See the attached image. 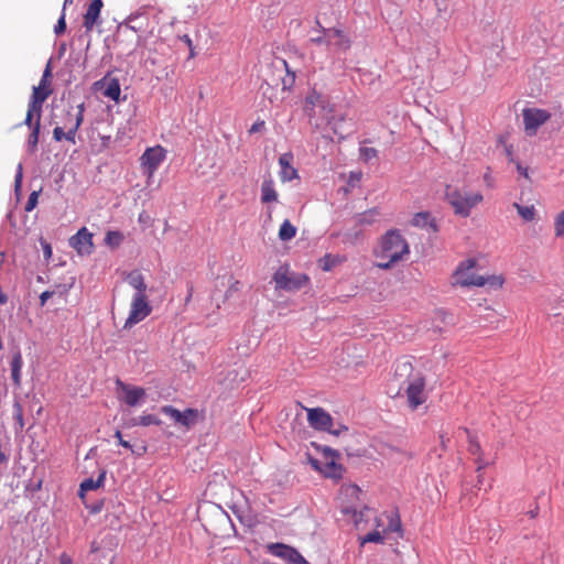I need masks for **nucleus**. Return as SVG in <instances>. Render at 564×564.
<instances>
[{
    "label": "nucleus",
    "mask_w": 564,
    "mask_h": 564,
    "mask_svg": "<svg viewBox=\"0 0 564 564\" xmlns=\"http://www.w3.org/2000/svg\"><path fill=\"white\" fill-rule=\"evenodd\" d=\"M180 40L186 44V47H188V51H189L188 58H194L197 55V53H196L195 46H194L193 41L189 37V35L184 34V35L180 36Z\"/></svg>",
    "instance_id": "nucleus-44"
},
{
    "label": "nucleus",
    "mask_w": 564,
    "mask_h": 564,
    "mask_svg": "<svg viewBox=\"0 0 564 564\" xmlns=\"http://www.w3.org/2000/svg\"><path fill=\"white\" fill-rule=\"evenodd\" d=\"M59 564H74L72 557L66 554L62 553L59 556Z\"/></svg>",
    "instance_id": "nucleus-57"
},
{
    "label": "nucleus",
    "mask_w": 564,
    "mask_h": 564,
    "mask_svg": "<svg viewBox=\"0 0 564 564\" xmlns=\"http://www.w3.org/2000/svg\"><path fill=\"white\" fill-rule=\"evenodd\" d=\"M54 295V291H44L41 295H40V302H41V305H45L46 301L52 297Z\"/></svg>",
    "instance_id": "nucleus-54"
},
{
    "label": "nucleus",
    "mask_w": 564,
    "mask_h": 564,
    "mask_svg": "<svg viewBox=\"0 0 564 564\" xmlns=\"http://www.w3.org/2000/svg\"><path fill=\"white\" fill-rule=\"evenodd\" d=\"M115 437L118 440L119 444L121 446H123L124 448H128V449H131L132 451V445L128 442V441H124L122 438V434L120 431H116L115 433Z\"/></svg>",
    "instance_id": "nucleus-53"
},
{
    "label": "nucleus",
    "mask_w": 564,
    "mask_h": 564,
    "mask_svg": "<svg viewBox=\"0 0 564 564\" xmlns=\"http://www.w3.org/2000/svg\"><path fill=\"white\" fill-rule=\"evenodd\" d=\"M384 534L381 530H373L359 539L360 545L366 543H383Z\"/></svg>",
    "instance_id": "nucleus-38"
},
{
    "label": "nucleus",
    "mask_w": 564,
    "mask_h": 564,
    "mask_svg": "<svg viewBox=\"0 0 564 564\" xmlns=\"http://www.w3.org/2000/svg\"><path fill=\"white\" fill-rule=\"evenodd\" d=\"M152 312V307L147 295H133L130 304L129 316L124 322L123 328H131L133 325L145 319Z\"/></svg>",
    "instance_id": "nucleus-7"
},
{
    "label": "nucleus",
    "mask_w": 564,
    "mask_h": 564,
    "mask_svg": "<svg viewBox=\"0 0 564 564\" xmlns=\"http://www.w3.org/2000/svg\"><path fill=\"white\" fill-rule=\"evenodd\" d=\"M262 90H263V95L264 96H268V90L269 89H272V86L269 84V83H264L262 86H261Z\"/></svg>",
    "instance_id": "nucleus-61"
},
{
    "label": "nucleus",
    "mask_w": 564,
    "mask_h": 564,
    "mask_svg": "<svg viewBox=\"0 0 564 564\" xmlns=\"http://www.w3.org/2000/svg\"><path fill=\"white\" fill-rule=\"evenodd\" d=\"M290 564H311L308 563L304 557L303 555L296 550V552L294 553Z\"/></svg>",
    "instance_id": "nucleus-50"
},
{
    "label": "nucleus",
    "mask_w": 564,
    "mask_h": 564,
    "mask_svg": "<svg viewBox=\"0 0 564 564\" xmlns=\"http://www.w3.org/2000/svg\"><path fill=\"white\" fill-rule=\"evenodd\" d=\"M241 283L237 280H234L226 291V299L230 297L234 293H237L241 290Z\"/></svg>",
    "instance_id": "nucleus-48"
},
{
    "label": "nucleus",
    "mask_w": 564,
    "mask_h": 564,
    "mask_svg": "<svg viewBox=\"0 0 564 564\" xmlns=\"http://www.w3.org/2000/svg\"><path fill=\"white\" fill-rule=\"evenodd\" d=\"M52 94V89L45 85L33 87V94L28 105L26 116L23 123H31V120L42 117V106Z\"/></svg>",
    "instance_id": "nucleus-9"
},
{
    "label": "nucleus",
    "mask_w": 564,
    "mask_h": 564,
    "mask_svg": "<svg viewBox=\"0 0 564 564\" xmlns=\"http://www.w3.org/2000/svg\"><path fill=\"white\" fill-rule=\"evenodd\" d=\"M275 288L288 292L301 290L310 282L305 273L291 272L289 265H281L274 273Z\"/></svg>",
    "instance_id": "nucleus-5"
},
{
    "label": "nucleus",
    "mask_w": 564,
    "mask_h": 564,
    "mask_svg": "<svg viewBox=\"0 0 564 564\" xmlns=\"http://www.w3.org/2000/svg\"><path fill=\"white\" fill-rule=\"evenodd\" d=\"M440 438H441V443H442V446L445 447V443H446V438L444 435H440Z\"/></svg>",
    "instance_id": "nucleus-64"
},
{
    "label": "nucleus",
    "mask_w": 564,
    "mask_h": 564,
    "mask_svg": "<svg viewBox=\"0 0 564 564\" xmlns=\"http://www.w3.org/2000/svg\"><path fill=\"white\" fill-rule=\"evenodd\" d=\"M166 158V150L162 145L148 148L140 158L144 174L151 178Z\"/></svg>",
    "instance_id": "nucleus-8"
},
{
    "label": "nucleus",
    "mask_w": 564,
    "mask_h": 564,
    "mask_svg": "<svg viewBox=\"0 0 564 564\" xmlns=\"http://www.w3.org/2000/svg\"><path fill=\"white\" fill-rule=\"evenodd\" d=\"M39 195H40V191H33L29 198H28V202L25 204V207H24V210L25 212H32L36 205H37V200H39Z\"/></svg>",
    "instance_id": "nucleus-43"
},
{
    "label": "nucleus",
    "mask_w": 564,
    "mask_h": 564,
    "mask_svg": "<svg viewBox=\"0 0 564 564\" xmlns=\"http://www.w3.org/2000/svg\"><path fill=\"white\" fill-rule=\"evenodd\" d=\"M31 129V132L28 137V149L31 153L36 151L37 143H39V137H40V130H41V118L34 117L33 120H31V123H24Z\"/></svg>",
    "instance_id": "nucleus-28"
},
{
    "label": "nucleus",
    "mask_w": 564,
    "mask_h": 564,
    "mask_svg": "<svg viewBox=\"0 0 564 564\" xmlns=\"http://www.w3.org/2000/svg\"><path fill=\"white\" fill-rule=\"evenodd\" d=\"M476 265L477 260L474 258L466 259L459 262V264L452 274V285H458L462 288L488 286L494 290L502 288L505 283V278L501 274H492L487 276L477 274L474 271Z\"/></svg>",
    "instance_id": "nucleus-1"
},
{
    "label": "nucleus",
    "mask_w": 564,
    "mask_h": 564,
    "mask_svg": "<svg viewBox=\"0 0 564 564\" xmlns=\"http://www.w3.org/2000/svg\"><path fill=\"white\" fill-rule=\"evenodd\" d=\"M118 399L129 406H137L144 401L147 391L142 387L124 383L117 379Z\"/></svg>",
    "instance_id": "nucleus-11"
},
{
    "label": "nucleus",
    "mask_w": 564,
    "mask_h": 564,
    "mask_svg": "<svg viewBox=\"0 0 564 564\" xmlns=\"http://www.w3.org/2000/svg\"><path fill=\"white\" fill-rule=\"evenodd\" d=\"M279 238L282 241H289L296 236V227L291 224L290 220L285 219L279 229Z\"/></svg>",
    "instance_id": "nucleus-33"
},
{
    "label": "nucleus",
    "mask_w": 564,
    "mask_h": 564,
    "mask_svg": "<svg viewBox=\"0 0 564 564\" xmlns=\"http://www.w3.org/2000/svg\"><path fill=\"white\" fill-rule=\"evenodd\" d=\"M121 88L118 79L112 78L108 82L104 95L111 100L118 101L120 97Z\"/></svg>",
    "instance_id": "nucleus-36"
},
{
    "label": "nucleus",
    "mask_w": 564,
    "mask_h": 564,
    "mask_svg": "<svg viewBox=\"0 0 564 564\" xmlns=\"http://www.w3.org/2000/svg\"><path fill=\"white\" fill-rule=\"evenodd\" d=\"M359 151H360V158L365 162H369V161L378 158V151L375 148L364 145L360 148Z\"/></svg>",
    "instance_id": "nucleus-41"
},
{
    "label": "nucleus",
    "mask_w": 564,
    "mask_h": 564,
    "mask_svg": "<svg viewBox=\"0 0 564 564\" xmlns=\"http://www.w3.org/2000/svg\"><path fill=\"white\" fill-rule=\"evenodd\" d=\"M193 293H194V288H193V285H189L188 286V293H187V296L185 299V304H188L191 302Z\"/></svg>",
    "instance_id": "nucleus-59"
},
{
    "label": "nucleus",
    "mask_w": 564,
    "mask_h": 564,
    "mask_svg": "<svg viewBox=\"0 0 564 564\" xmlns=\"http://www.w3.org/2000/svg\"><path fill=\"white\" fill-rule=\"evenodd\" d=\"M23 367V358L20 351L12 356L11 360V378L15 387L21 386V370Z\"/></svg>",
    "instance_id": "nucleus-29"
},
{
    "label": "nucleus",
    "mask_w": 564,
    "mask_h": 564,
    "mask_svg": "<svg viewBox=\"0 0 564 564\" xmlns=\"http://www.w3.org/2000/svg\"><path fill=\"white\" fill-rule=\"evenodd\" d=\"M379 215H380V212L378 208H371L367 212L359 214L357 216V221H358V224H361V225L362 224L371 225L375 221L376 217H378Z\"/></svg>",
    "instance_id": "nucleus-40"
},
{
    "label": "nucleus",
    "mask_w": 564,
    "mask_h": 564,
    "mask_svg": "<svg viewBox=\"0 0 564 564\" xmlns=\"http://www.w3.org/2000/svg\"><path fill=\"white\" fill-rule=\"evenodd\" d=\"M79 498L91 514L100 512L104 507V499H97L96 496H79Z\"/></svg>",
    "instance_id": "nucleus-32"
},
{
    "label": "nucleus",
    "mask_w": 564,
    "mask_h": 564,
    "mask_svg": "<svg viewBox=\"0 0 564 564\" xmlns=\"http://www.w3.org/2000/svg\"><path fill=\"white\" fill-rule=\"evenodd\" d=\"M445 196L454 213L462 217H468L473 208L484 200L480 192H467L451 186H447Z\"/></svg>",
    "instance_id": "nucleus-4"
},
{
    "label": "nucleus",
    "mask_w": 564,
    "mask_h": 564,
    "mask_svg": "<svg viewBox=\"0 0 564 564\" xmlns=\"http://www.w3.org/2000/svg\"><path fill=\"white\" fill-rule=\"evenodd\" d=\"M21 181H22V164H19L18 173L15 175V188H19L21 186Z\"/></svg>",
    "instance_id": "nucleus-56"
},
{
    "label": "nucleus",
    "mask_w": 564,
    "mask_h": 564,
    "mask_svg": "<svg viewBox=\"0 0 564 564\" xmlns=\"http://www.w3.org/2000/svg\"><path fill=\"white\" fill-rule=\"evenodd\" d=\"M484 182L490 188L495 186V180L491 175V170L489 167L487 169V172L484 174Z\"/></svg>",
    "instance_id": "nucleus-51"
},
{
    "label": "nucleus",
    "mask_w": 564,
    "mask_h": 564,
    "mask_svg": "<svg viewBox=\"0 0 564 564\" xmlns=\"http://www.w3.org/2000/svg\"><path fill=\"white\" fill-rule=\"evenodd\" d=\"M555 236L561 238L564 236V210L555 217L554 221Z\"/></svg>",
    "instance_id": "nucleus-42"
},
{
    "label": "nucleus",
    "mask_w": 564,
    "mask_h": 564,
    "mask_svg": "<svg viewBox=\"0 0 564 564\" xmlns=\"http://www.w3.org/2000/svg\"><path fill=\"white\" fill-rule=\"evenodd\" d=\"M409 252V245L400 231L389 230L381 237L379 247L375 251L376 257L383 260L377 263V267L382 270H389L397 262L401 261L404 256H408Z\"/></svg>",
    "instance_id": "nucleus-2"
},
{
    "label": "nucleus",
    "mask_w": 564,
    "mask_h": 564,
    "mask_svg": "<svg viewBox=\"0 0 564 564\" xmlns=\"http://www.w3.org/2000/svg\"><path fill=\"white\" fill-rule=\"evenodd\" d=\"M104 478L105 474H101L97 479L87 478L83 480L79 486V494L97 490L101 486Z\"/></svg>",
    "instance_id": "nucleus-34"
},
{
    "label": "nucleus",
    "mask_w": 564,
    "mask_h": 564,
    "mask_svg": "<svg viewBox=\"0 0 564 564\" xmlns=\"http://www.w3.org/2000/svg\"><path fill=\"white\" fill-rule=\"evenodd\" d=\"M44 252H45V256H46L47 258H48V257H51V254H52V249H51V246H50V245H47V243H46V245L44 246Z\"/></svg>",
    "instance_id": "nucleus-62"
},
{
    "label": "nucleus",
    "mask_w": 564,
    "mask_h": 564,
    "mask_svg": "<svg viewBox=\"0 0 564 564\" xmlns=\"http://www.w3.org/2000/svg\"><path fill=\"white\" fill-rule=\"evenodd\" d=\"M124 237L122 235V232L120 231H117V230H110L106 234V237H105V243L115 249V248H118L122 241H123Z\"/></svg>",
    "instance_id": "nucleus-37"
},
{
    "label": "nucleus",
    "mask_w": 564,
    "mask_h": 564,
    "mask_svg": "<svg viewBox=\"0 0 564 564\" xmlns=\"http://www.w3.org/2000/svg\"><path fill=\"white\" fill-rule=\"evenodd\" d=\"M317 25H318L319 29L323 28L319 22H317ZM319 33H321L319 35L311 37V42L314 43V44H317V45H321V44L330 45V40H328L325 36V33L323 32V30H319Z\"/></svg>",
    "instance_id": "nucleus-45"
},
{
    "label": "nucleus",
    "mask_w": 564,
    "mask_h": 564,
    "mask_svg": "<svg viewBox=\"0 0 564 564\" xmlns=\"http://www.w3.org/2000/svg\"><path fill=\"white\" fill-rule=\"evenodd\" d=\"M261 203L262 204H271L279 202V193L275 188L274 181L269 177L264 180L261 184Z\"/></svg>",
    "instance_id": "nucleus-25"
},
{
    "label": "nucleus",
    "mask_w": 564,
    "mask_h": 564,
    "mask_svg": "<svg viewBox=\"0 0 564 564\" xmlns=\"http://www.w3.org/2000/svg\"><path fill=\"white\" fill-rule=\"evenodd\" d=\"M293 162V154L291 152L283 153L279 158V164H280V180L285 182H291L299 177L297 170L292 165Z\"/></svg>",
    "instance_id": "nucleus-22"
},
{
    "label": "nucleus",
    "mask_w": 564,
    "mask_h": 564,
    "mask_svg": "<svg viewBox=\"0 0 564 564\" xmlns=\"http://www.w3.org/2000/svg\"><path fill=\"white\" fill-rule=\"evenodd\" d=\"M373 521L375 530H381L383 533H398L401 538L403 535L402 523L398 510H391L377 514L373 510L371 517Z\"/></svg>",
    "instance_id": "nucleus-6"
},
{
    "label": "nucleus",
    "mask_w": 564,
    "mask_h": 564,
    "mask_svg": "<svg viewBox=\"0 0 564 564\" xmlns=\"http://www.w3.org/2000/svg\"><path fill=\"white\" fill-rule=\"evenodd\" d=\"M102 7V0H93L89 3L86 13L84 14L83 21V25L86 29V31H91L95 24H97Z\"/></svg>",
    "instance_id": "nucleus-23"
},
{
    "label": "nucleus",
    "mask_w": 564,
    "mask_h": 564,
    "mask_svg": "<svg viewBox=\"0 0 564 564\" xmlns=\"http://www.w3.org/2000/svg\"><path fill=\"white\" fill-rule=\"evenodd\" d=\"M308 462L315 470L319 471L325 477L334 479L341 477L343 467L341 465L335 463L334 459L322 462L319 459L310 457Z\"/></svg>",
    "instance_id": "nucleus-18"
},
{
    "label": "nucleus",
    "mask_w": 564,
    "mask_h": 564,
    "mask_svg": "<svg viewBox=\"0 0 564 564\" xmlns=\"http://www.w3.org/2000/svg\"><path fill=\"white\" fill-rule=\"evenodd\" d=\"M322 30L325 36L330 40V45H333L336 51L347 52L351 47V39L341 29L322 28Z\"/></svg>",
    "instance_id": "nucleus-17"
},
{
    "label": "nucleus",
    "mask_w": 564,
    "mask_h": 564,
    "mask_svg": "<svg viewBox=\"0 0 564 564\" xmlns=\"http://www.w3.org/2000/svg\"><path fill=\"white\" fill-rule=\"evenodd\" d=\"M414 226L417 227H425L430 225L431 227L436 230V226L434 224V220L431 218V215L429 213H417L412 220Z\"/></svg>",
    "instance_id": "nucleus-39"
},
{
    "label": "nucleus",
    "mask_w": 564,
    "mask_h": 564,
    "mask_svg": "<svg viewBox=\"0 0 564 564\" xmlns=\"http://www.w3.org/2000/svg\"><path fill=\"white\" fill-rule=\"evenodd\" d=\"M263 127H264V121H263V120H259V121L254 122V123L251 126V128H250L249 132H250V133L258 132V131H260Z\"/></svg>",
    "instance_id": "nucleus-55"
},
{
    "label": "nucleus",
    "mask_w": 564,
    "mask_h": 564,
    "mask_svg": "<svg viewBox=\"0 0 564 564\" xmlns=\"http://www.w3.org/2000/svg\"><path fill=\"white\" fill-rule=\"evenodd\" d=\"M346 260H347L346 256L326 253L324 257H322L317 260V265L324 272H329L334 268L344 263Z\"/></svg>",
    "instance_id": "nucleus-26"
},
{
    "label": "nucleus",
    "mask_w": 564,
    "mask_h": 564,
    "mask_svg": "<svg viewBox=\"0 0 564 564\" xmlns=\"http://www.w3.org/2000/svg\"><path fill=\"white\" fill-rule=\"evenodd\" d=\"M122 36H124L127 40L131 41V44L122 47V51H124L127 54H132L137 46V42L133 40L138 39V36L135 34V30L133 28H130L128 30H124L123 32H120L117 36V41H118L119 45H121L123 43V40H121Z\"/></svg>",
    "instance_id": "nucleus-30"
},
{
    "label": "nucleus",
    "mask_w": 564,
    "mask_h": 564,
    "mask_svg": "<svg viewBox=\"0 0 564 564\" xmlns=\"http://www.w3.org/2000/svg\"><path fill=\"white\" fill-rule=\"evenodd\" d=\"M308 424L317 431H326L338 435L339 431L332 430L333 417L323 408L306 409Z\"/></svg>",
    "instance_id": "nucleus-15"
},
{
    "label": "nucleus",
    "mask_w": 564,
    "mask_h": 564,
    "mask_svg": "<svg viewBox=\"0 0 564 564\" xmlns=\"http://www.w3.org/2000/svg\"><path fill=\"white\" fill-rule=\"evenodd\" d=\"M425 379L421 375H416L410 379L408 388L405 390L409 406L412 410H416L421 404L426 401Z\"/></svg>",
    "instance_id": "nucleus-12"
},
{
    "label": "nucleus",
    "mask_w": 564,
    "mask_h": 564,
    "mask_svg": "<svg viewBox=\"0 0 564 564\" xmlns=\"http://www.w3.org/2000/svg\"><path fill=\"white\" fill-rule=\"evenodd\" d=\"M66 30V22H65V12L63 11L62 15L59 17L55 28H54V32L59 35L62 33H64Z\"/></svg>",
    "instance_id": "nucleus-47"
},
{
    "label": "nucleus",
    "mask_w": 564,
    "mask_h": 564,
    "mask_svg": "<svg viewBox=\"0 0 564 564\" xmlns=\"http://www.w3.org/2000/svg\"><path fill=\"white\" fill-rule=\"evenodd\" d=\"M341 512L344 514L350 516L356 529L365 530L366 524L371 521V517L373 516V510L369 507H364L358 510L355 507H343Z\"/></svg>",
    "instance_id": "nucleus-19"
},
{
    "label": "nucleus",
    "mask_w": 564,
    "mask_h": 564,
    "mask_svg": "<svg viewBox=\"0 0 564 564\" xmlns=\"http://www.w3.org/2000/svg\"><path fill=\"white\" fill-rule=\"evenodd\" d=\"M161 412L173 420L175 424L186 429H191L198 420V411L192 408L180 411L172 405H163Z\"/></svg>",
    "instance_id": "nucleus-14"
},
{
    "label": "nucleus",
    "mask_w": 564,
    "mask_h": 564,
    "mask_svg": "<svg viewBox=\"0 0 564 564\" xmlns=\"http://www.w3.org/2000/svg\"><path fill=\"white\" fill-rule=\"evenodd\" d=\"M524 131L528 135H534L538 129L550 120L551 113L544 109L528 108L522 112Z\"/></svg>",
    "instance_id": "nucleus-13"
},
{
    "label": "nucleus",
    "mask_w": 564,
    "mask_h": 564,
    "mask_svg": "<svg viewBox=\"0 0 564 564\" xmlns=\"http://www.w3.org/2000/svg\"><path fill=\"white\" fill-rule=\"evenodd\" d=\"M465 432L468 436V452L475 456V462L477 464L476 473H479L491 463L484 458V452L477 437L473 435L467 429H465Z\"/></svg>",
    "instance_id": "nucleus-21"
},
{
    "label": "nucleus",
    "mask_w": 564,
    "mask_h": 564,
    "mask_svg": "<svg viewBox=\"0 0 564 564\" xmlns=\"http://www.w3.org/2000/svg\"><path fill=\"white\" fill-rule=\"evenodd\" d=\"M303 111L307 116L310 123L318 126L317 117L329 121L334 112V106L328 96L312 88L304 98Z\"/></svg>",
    "instance_id": "nucleus-3"
},
{
    "label": "nucleus",
    "mask_w": 564,
    "mask_h": 564,
    "mask_svg": "<svg viewBox=\"0 0 564 564\" xmlns=\"http://www.w3.org/2000/svg\"><path fill=\"white\" fill-rule=\"evenodd\" d=\"M50 77H51V67H50V64H47V66H46V68H45V70H44V73H43L42 79H41V82H40V84H39V85H45L46 87H50V86H48V84H50V82H48Z\"/></svg>",
    "instance_id": "nucleus-52"
},
{
    "label": "nucleus",
    "mask_w": 564,
    "mask_h": 564,
    "mask_svg": "<svg viewBox=\"0 0 564 564\" xmlns=\"http://www.w3.org/2000/svg\"><path fill=\"white\" fill-rule=\"evenodd\" d=\"M84 111H85V106L84 104H80L78 107H77V112L76 115L73 117V115L70 112L67 113L69 120H70V123L69 126L68 124H65V128L67 129L66 132H64V128L62 127H56L54 130H53V138L55 141H62L63 139H66L67 141L72 142V143H75V135H76V132L77 130L79 129L80 124L83 123L84 121Z\"/></svg>",
    "instance_id": "nucleus-10"
},
{
    "label": "nucleus",
    "mask_w": 564,
    "mask_h": 564,
    "mask_svg": "<svg viewBox=\"0 0 564 564\" xmlns=\"http://www.w3.org/2000/svg\"><path fill=\"white\" fill-rule=\"evenodd\" d=\"M513 207L517 209L519 216L524 221H532V220L535 219L536 210H535V207L533 205L522 206V205H520L518 203H513Z\"/></svg>",
    "instance_id": "nucleus-35"
},
{
    "label": "nucleus",
    "mask_w": 564,
    "mask_h": 564,
    "mask_svg": "<svg viewBox=\"0 0 564 564\" xmlns=\"http://www.w3.org/2000/svg\"><path fill=\"white\" fill-rule=\"evenodd\" d=\"M516 169L518 171V173L523 176L524 178H527L529 182L531 181L530 178V174H529V169L527 166H523L520 162H517L516 163Z\"/></svg>",
    "instance_id": "nucleus-49"
},
{
    "label": "nucleus",
    "mask_w": 564,
    "mask_h": 564,
    "mask_svg": "<svg viewBox=\"0 0 564 564\" xmlns=\"http://www.w3.org/2000/svg\"><path fill=\"white\" fill-rule=\"evenodd\" d=\"M162 421L154 414H142L130 420V426L161 425Z\"/></svg>",
    "instance_id": "nucleus-31"
},
{
    "label": "nucleus",
    "mask_w": 564,
    "mask_h": 564,
    "mask_svg": "<svg viewBox=\"0 0 564 564\" xmlns=\"http://www.w3.org/2000/svg\"><path fill=\"white\" fill-rule=\"evenodd\" d=\"M126 281L129 283L130 286H132L135 290L134 295H147V284L144 281V276L140 271H131L127 275Z\"/></svg>",
    "instance_id": "nucleus-27"
},
{
    "label": "nucleus",
    "mask_w": 564,
    "mask_h": 564,
    "mask_svg": "<svg viewBox=\"0 0 564 564\" xmlns=\"http://www.w3.org/2000/svg\"><path fill=\"white\" fill-rule=\"evenodd\" d=\"M349 488H351V494H357L358 491H360L359 487L356 485H351L349 486Z\"/></svg>",
    "instance_id": "nucleus-63"
},
{
    "label": "nucleus",
    "mask_w": 564,
    "mask_h": 564,
    "mask_svg": "<svg viewBox=\"0 0 564 564\" xmlns=\"http://www.w3.org/2000/svg\"><path fill=\"white\" fill-rule=\"evenodd\" d=\"M477 484H476V490L477 491H488L491 489V486L489 482H485L484 478H482V470H480L479 473H477Z\"/></svg>",
    "instance_id": "nucleus-46"
},
{
    "label": "nucleus",
    "mask_w": 564,
    "mask_h": 564,
    "mask_svg": "<svg viewBox=\"0 0 564 564\" xmlns=\"http://www.w3.org/2000/svg\"><path fill=\"white\" fill-rule=\"evenodd\" d=\"M270 68L273 73H278L280 76L282 73H285L284 76L281 77V85L283 91H290L295 84V73L289 68V65L285 59H278L272 63Z\"/></svg>",
    "instance_id": "nucleus-20"
},
{
    "label": "nucleus",
    "mask_w": 564,
    "mask_h": 564,
    "mask_svg": "<svg viewBox=\"0 0 564 564\" xmlns=\"http://www.w3.org/2000/svg\"><path fill=\"white\" fill-rule=\"evenodd\" d=\"M99 549H100V547H99L98 542L93 541V542L90 543V552H91V553H96V552H98V551H99Z\"/></svg>",
    "instance_id": "nucleus-60"
},
{
    "label": "nucleus",
    "mask_w": 564,
    "mask_h": 564,
    "mask_svg": "<svg viewBox=\"0 0 564 564\" xmlns=\"http://www.w3.org/2000/svg\"><path fill=\"white\" fill-rule=\"evenodd\" d=\"M69 243L80 254H89L93 252V235L86 227L80 228L77 234L69 239Z\"/></svg>",
    "instance_id": "nucleus-16"
},
{
    "label": "nucleus",
    "mask_w": 564,
    "mask_h": 564,
    "mask_svg": "<svg viewBox=\"0 0 564 564\" xmlns=\"http://www.w3.org/2000/svg\"><path fill=\"white\" fill-rule=\"evenodd\" d=\"M213 482L224 486L226 482V477L223 474H215Z\"/></svg>",
    "instance_id": "nucleus-58"
},
{
    "label": "nucleus",
    "mask_w": 564,
    "mask_h": 564,
    "mask_svg": "<svg viewBox=\"0 0 564 564\" xmlns=\"http://www.w3.org/2000/svg\"><path fill=\"white\" fill-rule=\"evenodd\" d=\"M267 550L271 555L282 558L289 564L296 552V549L283 543H270L267 545Z\"/></svg>",
    "instance_id": "nucleus-24"
}]
</instances>
